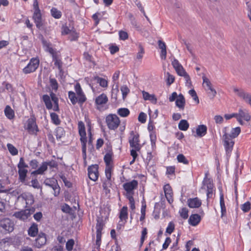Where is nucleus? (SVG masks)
<instances>
[{
  "label": "nucleus",
  "mask_w": 251,
  "mask_h": 251,
  "mask_svg": "<svg viewBox=\"0 0 251 251\" xmlns=\"http://www.w3.org/2000/svg\"><path fill=\"white\" fill-rule=\"evenodd\" d=\"M78 128L79 135L80 136V141L82 144V151L83 158L85 161L86 159V143L87 138L85 131V127L84 123L82 121H80L78 123Z\"/></svg>",
  "instance_id": "obj_1"
},
{
  "label": "nucleus",
  "mask_w": 251,
  "mask_h": 251,
  "mask_svg": "<svg viewBox=\"0 0 251 251\" xmlns=\"http://www.w3.org/2000/svg\"><path fill=\"white\" fill-rule=\"evenodd\" d=\"M108 127L111 130H115L120 125V120L115 114H109L106 118Z\"/></svg>",
  "instance_id": "obj_2"
},
{
  "label": "nucleus",
  "mask_w": 251,
  "mask_h": 251,
  "mask_svg": "<svg viewBox=\"0 0 251 251\" xmlns=\"http://www.w3.org/2000/svg\"><path fill=\"white\" fill-rule=\"evenodd\" d=\"M138 184L137 180H133L123 184V188L126 191V198L129 197V196H133L134 194L133 190L137 188Z\"/></svg>",
  "instance_id": "obj_3"
},
{
  "label": "nucleus",
  "mask_w": 251,
  "mask_h": 251,
  "mask_svg": "<svg viewBox=\"0 0 251 251\" xmlns=\"http://www.w3.org/2000/svg\"><path fill=\"white\" fill-rule=\"evenodd\" d=\"M233 91L240 98L243 100L251 106V95L250 93L245 92L243 89H239L237 88H234Z\"/></svg>",
  "instance_id": "obj_4"
},
{
  "label": "nucleus",
  "mask_w": 251,
  "mask_h": 251,
  "mask_svg": "<svg viewBox=\"0 0 251 251\" xmlns=\"http://www.w3.org/2000/svg\"><path fill=\"white\" fill-rule=\"evenodd\" d=\"M223 139L224 142V146L226 149L227 155H228L232 151L233 147L234 145V142L228 134L225 133L223 136Z\"/></svg>",
  "instance_id": "obj_5"
},
{
  "label": "nucleus",
  "mask_w": 251,
  "mask_h": 251,
  "mask_svg": "<svg viewBox=\"0 0 251 251\" xmlns=\"http://www.w3.org/2000/svg\"><path fill=\"white\" fill-rule=\"evenodd\" d=\"M202 78L203 80L202 85L203 87L205 88V90L210 91V92H208L209 96H211L212 98H213L217 94L216 91L212 87V85L208 78L205 75L202 76Z\"/></svg>",
  "instance_id": "obj_6"
},
{
  "label": "nucleus",
  "mask_w": 251,
  "mask_h": 251,
  "mask_svg": "<svg viewBox=\"0 0 251 251\" xmlns=\"http://www.w3.org/2000/svg\"><path fill=\"white\" fill-rule=\"evenodd\" d=\"M139 142V135L135 134L133 131H131L130 132L129 138V143L130 147L136 150H140L141 148Z\"/></svg>",
  "instance_id": "obj_7"
},
{
  "label": "nucleus",
  "mask_w": 251,
  "mask_h": 251,
  "mask_svg": "<svg viewBox=\"0 0 251 251\" xmlns=\"http://www.w3.org/2000/svg\"><path fill=\"white\" fill-rule=\"evenodd\" d=\"M39 61L36 58H32L27 66L23 69L25 74H29L34 72L39 66Z\"/></svg>",
  "instance_id": "obj_8"
},
{
  "label": "nucleus",
  "mask_w": 251,
  "mask_h": 251,
  "mask_svg": "<svg viewBox=\"0 0 251 251\" xmlns=\"http://www.w3.org/2000/svg\"><path fill=\"white\" fill-rule=\"evenodd\" d=\"M98 168V165L95 164L89 166L88 168L89 177L94 181L98 179L99 176Z\"/></svg>",
  "instance_id": "obj_9"
},
{
  "label": "nucleus",
  "mask_w": 251,
  "mask_h": 251,
  "mask_svg": "<svg viewBox=\"0 0 251 251\" xmlns=\"http://www.w3.org/2000/svg\"><path fill=\"white\" fill-rule=\"evenodd\" d=\"M32 212H33V210H32V212H31L30 210L25 209L16 212L13 215L16 218L20 219L21 220H26L30 216Z\"/></svg>",
  "instance_id": "obj_10"
},
{
  "label": "nucleus",
  "mask_w": 251,
  "mask_h": 251,
  "mask_svg": "<svg viewBox=\"0 0 251 251\" xmlns=\"http://www.w3.org/2000/svg\"><path fill=\"white\" fill-rule=\"evenodd\" d=\"M14 224L12 221H0V226L5 231L12 232L14 229Z\"/></svg>",
  "instance_id": "obj_11"
},
{
  "label": "nucleus",
  "mask_w": 251,
  "mask_h": 251,
  "mask_svg": "<svg viewBox=\"0 0 251 251\" xmlns=\"http://www.w3.org/2000/svg\"><path fill=\"white\" fill-rule=\"evenodd\" d=\"M75 90L77 94L79 103H82L86 100V98L81 89L80 85L77 83L75 85Z\"/></svg>",
  "instance_id": "obj_12"
},
{
  "label": "nucleus",
  "mask_w": 251,
  "mask_h": 251,
  "mask_svg": "<svg viewBox=\"0 0 251 251\" xmlns=\"http://www.w3.org/2000/svg\"><path fill=\"white\" fill-rule=\"evenodd\" d=\"M187 204L190 208H197L201 206V201L197 197L190 198L187 200Z\"/></svg>",
  "instance_id": "obj_13"
},
{
  "label": "nucleus",
  "mask_w": 251,
  "mask_h": 251,
  "mask_svg": "<svg viewBox=\"0 0 251 251\" xmlns=\"http://www.w3.org/2000/svg\"><path fill=\"white\" fill-rule=\"evenodd\" d=\"M177 75L184 78L185 81L186 86H187L189 88H190L192 87V83L190 76L184 69H183L181 72L178 73Z\"/></svg>",
  "instance_id": "obj_14"
},
{
  "label": "nucleus",
  "mask_w": 251,
  "mask_h": 251,
  "mask_svg": "<svg viewBox=\"0 0 251 251\" xmlns=\"http://www.w3.org/2000/svg\"><path fill=\"white\" fill-rule=\"evenodd\" d=\"M33 19L36 24V27L38 28H40L43 25L40 10H37L36 11H34L33 15Z\"/></svg>",
  "instance_id": "obj_15"
},
{
  "label": "nucleus",
  "mask_w": 251,
  "mask_h": 251,
  "mask_svg": "<svg viewBox=\"0 0 251 251\" xmlns=\"http://www.w3.org/2000/svg\"><path fill=\"white\" fill-rule=\"evenodd\" d=\"M48 166H53L51 164V162H44L42 163V165L36 170L31 173L32 175H42L43 173L47 170Z\"/></svg>",
  "instance_id": "obj_16"
},
{
  "label": "nucleus",
  "mask_w": 251,
  "mask_h": 251,
  "mask_svg": "<svg viewBox=\"0 0 251 251\" xmlns=\"http://www.w3.org/2000/svg\"><path fill=\"white\" fill-rule=\"evenodd\" d=\"M46 237L45 234H40L35 240L34 246L38 248H41L46 243Z\"/></svg>",
  "instance_id": "obj_17"
},
{
  "label": "nucleus",
  "mask_w": 251,
  "mask_h": 251,
  "mask_svg": "<svg viewBox=\"0 0 251 251\" xmlns=\"http://www.w3.org/2000/svg\"><path fill=\"white\" fill-rule=\"evenodd\" d=\"M27 129L29 133L33 134L36 132L37 126L35 121L33 119H29L27 121Z\"/></svg>",
  "instance_id": "obj_18"
},
{
  "label": "nucleus",
  "mask_w": 251,
  "mask_h": 251,
  "mask_svg": "<svg viewBox=\"0 0 251 251\" xmlns=\"http://www.w3.org/2000/svg\"><path fill=\"white\" fill-rule=\"evenodd\" d=\"M159 49L161 50L160 57L161 59L165 60L167 56L166 45L162 40L158 41Z\"/></svg>",
  "instance_id": "obj_19"
},
{
  "label": "nucleus",
  "mask_w": 251,
  "mask_h": 251,
  "mask_svg": "<svg viewBox=\"0 0 251 251\" xmlns=\"http://www.w3.org/2000/svg\"><path fill=\"white\" fill-rule=\"evenodd\" d=\"M164 191L165 197H166L168 201L170 203H171L173 201V197H172L173 192H172V190L169 184H167V185H165V186L164 187Z\"/></svg>",
  "instance_id": "obj_20"
},
{
  "label": "nucleus",
  "mask_w": 251,
  "mask_h": 251,
  "mask_svg": "<svg viewBox=\"0 0 251 251\" xmlns=\"http://www.w3.org/2000/svg\"><path fill=\"white\" fill-rule=\"evenodd\" d=\"M61 210L65 213H68L70 215V219L75 218V211L70 207L68 204L65 203L61 206Z\"/></svg>",
  "instance_id": "obj_21"
},
{
  "label": "nucleus",
  "mask_w": 251,
  "mask_h": 251,
  "mask_svg": "<svg viewBox=\"0 0 251 251\" xmlns=\"http://www.w3.org/2000/svg\"><path fill=\"white\" fill-rule=\"evenodd\" d=\"M185 104V100L183 95L180 94L176 100V104L179 109L183 110Z\"/></svg>",
  "instance_id": "obj_22"
},
{
  "label": "nucleus",
  "mask_w": 251,
  "mask_h": 251,
  "mask_svg": "<svg viewBox=\"0 0 251 251\" xmlns=\"http://www.w3.org/2000/svg\"><path fill=\"white\" fill-rule=\"evenodd\" d=\"M45 184L46 185H48L50 187L52 190L54 191V195L55 196H57L60 193V187L57 183V181H53V183L52 184H49L47 182V180L45 181Z\"/></svg>",
  "instance_id": "obj_23"
},
{
  "label": "nucleus",
  "mask_w": 251,
  "mask_h": 251,
  "mask_svg": "<svg viewBox=\"0 0 251 251\" xmlns=\"http://www.w3.org/2000/svg\"><path fill=\"white\" fill-rule=\"evenodd\" d=\"M207 132V127L204 125H199L196 128L197 136L201 137L204 136Z\"/></svg>",
  "instance_id": "obj_24"
},
{
  "label": "nucleus",
  "mask_w": 251,
  "mask_h": 251,
  "mask_svg": "<svg viewBox=\"0 0 251 251\" xmlns=\"http://www.w3.org/2000/svg\"><path fill=\"white\" fill-rule=\"evenodd\" d=\"M236 114L237 115V117H241L246 121H249L251 118L248 111L246 109H240L239 112Z\"/></svg>",
  "instance_id": "obj_25"
},
{
  "label": "nucleus",
  "mask_w": 251,
  "mask_h": 251,
  "mask_svg": "<svg viewBox=\"0 0 251 251\" xmlns=\"http://www.w3.org/2000/svg\"><path fill=\"white\" fill-rule=\"evenodd\" d=\"M143 97L145 100H150L153 104L157 102V99L154 95H151L148 92L143 91L142 92Z\"/></svg>",
  "instance_id": "obj_26"
},
{
  "label": "nucleus",
  "mask_w": 251,
  "mask_h": 251,
  "mask_svg": "<svg viewBox=\"0 0 251 251\" xmlns=\"http://www.w3.org/2000/svg\"><path fill=\"white\" fill-rule=\"evenodd\" d=\"M108 101V98L104 94H102L96 98L95 102L97 105L105 104Z\"/></svg>",
  "instance_id": "obj_27"
},
{
  "label": "nucleus",
  "mask_w": 251,
  "mask_h": 251,
  "mask_svg": "<svg viewBox=\"0 0 251 251\" xmlns=\"http://www.w3.org/2000/svg\"><path fill=\"white\" fill-rule=\"evenodd\" d=\"M111 167H106L105 173L107 180L105 181L103 184V187L104 189L106 188V185L110 183L111 177Z\"/></svg>",
  "instance_id": "obj_28"
},
{
  "label": "nucleus",
  "mask_w": 251,
  "mask_h": 251,
  "mask_svg": "<svg viewBox=\"0 0 251 251\" xmlns=\"http://www.w3.org/2000/svg\"><path fill=\"white\" fill-rule=\"evenodd\" d=\"M19 199H22V200L25 201L26 205H30L34 202L33 196L32 195L21 196L19 197Z\"/></svg>",
  "instance_id": "obj_29"
},
{
  "label": "nucleus",
  "mask_w": 251,
  "mask_h": 251,
  "mask_svg": "<svg viewBox=\"0 0 251 251\" xmlns=\"http://www.w3.org/2000/svg\"><path fill=\"white\" fill-rule=\"evenodd\" d=\"M172 64L176 70L177 74L183 70L184 68L183 66L179 63L178 61L176 59H174V60L172 62Z\"/></svg>",
  "instance_id": "obj_30"
},
{
  "label": "nucleus",
  "mask_w": 251,
  "mask_h": 251,
  "mask_svg": "<svg viewBox=\"0 0 251 251\" xmlns=\"http://www.w3.org/2000/svg\"><path fill=\"white\" fill-rule=\"evenodd\" d=\"M178 128L181 130L186 131L189 126V123L185 120H181L178 124Z\"/></svg>",
  "instance_id": "obj_31"
},
{
  "label": "nucleus",
  "mask_w": 251,
  "mask_h": 251,
  "mask_svg": "<svg viewBox=\"0 0 251 251\" xmlns=\"http://www.w3.org/2000/svg\"><path fill=\"white\" fill-rule=\"evenodd\" d=\"M38 232L37 226L35 224H33L28 230V234L31 236L34 237L35 236Z\"/></svg>",
  "instance_id": "obj_32"
},
{
  "label": "nucleus",
  "mask_w": 251,
  "mask_h": 251,
  "mask_svg": "<svg viewBox=\"0 0 251 251\" xmlns=\"http://www.w3.org/2000/svg\"><path fill=\"white\" fill-rule=\"evenodd\" d=\"M43 100L45 103L47 108L50 109L52 108V105L50 97L48 95H44L43 96Z\"/></svg>",
  "instance_id": "obj_33"
},
{
  "label": "nucleus",
  "mask_w": 251,
  "mask_h": 251,
  "mask_svg": "<svg viewBox=\"0 0 251 251\" xmlns=\"http://www.w3.org/2000/svg\"><path fill=\"white\" fill-rule=\"evenodd\" d=\"M18 169L19 179L21 180V181L23 182L25 180V178L26 176V174L27 173V170L25 169V168Z\"/></svg>",
  "instance_id": "obj_34"
},
{
  "label": "nucleus",
  "mask_w": 251,
  "mask_h": 251,
  "mask_svg": "<svg viewBox=\"0 0 251 251\" xmlns=\"http://www.w3.org/2000/svg\"><path fill=\"white\" fill-rule=\"evenodd\" d=\"M4 112L6 116L8 119H12L14 117V111L9 106H6L4 110Z\"/></svg>",
  "instance_id": "obj_35"
},
{
  "label": "nucleus",
  "mask_w": 251,
  "mask_h": 251,
  "mask_svg": "<svg viewBox=\"0 0 251 251\" xmlns=\"http://www.w3.org/2000/svg\"><path fill=\"white\" fill-rule=\"evenodd\" d=\"M241 132V128L240 127H236L235 128H233L231 129V132L230 134L228 135L231 139L234 138L238 136V135L240 134Z\"/></svg>",
  "instance_id": "obj_36"
},
{
  "label": "nucleus",
  "mask_w": 251,
  "mask_h": 251,
  "mask_svg": "<svg viewBox=\"0 0 251 251\" xmlns=\"http://www.w3.org/2000/svg\"><path fill=\"white\" fill-rule=\"evenodd\" d=\"M12 243L11 239L10 238H4L0 242V248H5L7 246H9Z\"/></svg>",
  "instance_id": "obj_37"
},
{
  "label": "nucleus",
  "mask_w": 251,
  "mask_h": 251,
  "mask_svg": "<svg viewBox=\"0 0 251 251\" xmlns=\"http://www.w3.org/2000/svg\"><path fill=\"white\" fill-rule=\"evenodd\" d=\"M127 217V207L124 206L121 210L119 218L121 220H126Z\"/></svg>",
  "instance_id": "obj_38"
},
{
  "label": "nucleus",
  "mask_w": 251,
  "mask_h": 251,
  "mask_svg": "<svg viewBox=\"0 0 251 251\" xmlns=\"http://www.w3.org/2000/svg\"><path fill=\"white\" fill-rule=\"evenodd\" d=\"M117 113L120 116L125 117L129 114V111L127 108H121L118 110Z\"/></svg>",
  "instance_id": "obj_39"
},
{
  "label": "nucleus",
  "mask_w": 251,
  "mask_h": 251,
  "mask_svg": "<svg viewBox=\"0 0 251 251\" xmlns=\"http://www.w3.org/2000/svg\"><path fill=\"white\" fill-rule=\"evenodd\" d=\"M50 12L51 16L56 19H59L61 17V12L56 8H52Z\"/></svg>",
  "instance_id": "obj_40"
},
{
  "label": "nucleus",
  "mask_w": 251,
  "mask_h": 251,
  "mask_svg": "<svg viewBox=\"0 0 251 251\" xmlns=\"http://www.w3.org/2000/svg\"><path fill=\"white\" fill-rule=\"evenodd\" d=\"M65 134V131L61 127H58L56 128L55 131V135L57 139L61 138Z\"/></svg>",
  "instance_id": "obj_41"
},
{
  "label": "nucleus",
  "mask_w": 251,
  "mask_h": 251,
  "mask_svg": "<svg viewBox=\"0 0 251 251\" xmlns=\"http://www.w3.org/2000/svg\"><path fill=\"white\" fill-rule=\"evenodd\" d=\"M50 117L52 122L53 124L56 125H58L60 124V120L59 119V117L57 114L55 113H50Z\"/></svg>",
  "instance_id": "obj_42"
},
{
  "label": "nucleus",
  "mask_w": 251,
  "mask_h": 251,
  "mask_svg": "<svg viewBox=\"0 0 251 251\" xmlns=\"http://www.w3.org/2000/svg\"><path fill=\"white\" fill-rule=\"evenodd\" d=\"M52 58L53 61H54V65L56 66L58 68V69L61 71L62 65L61 61L58 58L57 54L53 55Z\"/></svg>",
  "instance_id": "obj_43"
},
{
  "label": "nucleus",
  "mask_w": 251,
  "mask_h": 251,
  "mask_svg": "<svg viewBox=\"0 0 251 251\" xmlns=\"http://www.w3.org/2000/svg\"><path fill=\"white\" fill-rule=\"evenodd\" d=\"M104 160L106 164V167H111L110 163L112 161V154L110 153H107L104 157Z\"/></svg>",
  "instance_id": "obj_44"
},
{
  "label": "nucleus",
  "mask_w": 251,
  "mask_h": 251,
  "mask_svg": "<svg viewBox=\"0 0 251 251\" xmlns=\"http://www.w3.org/2000/svg\"><path fill=\"white\" fill-rule=\"evenodd\" d=\"M95 79L97 80V82L100 84V85L102 87H106L107 86V81L104 78L100 77L99 76H96Z\"/></svg>",
  "instance_id": "obj_45"
},
{
  "label": "nucleus",
  "mask_w": 251,
  "mask_h": 251,
  "mask_svg": "<svg viewBox=\"0 0 251 251\" xmlns=\"http://www.w3.org/2000/svg\"><path fill=\"white\" fill-rule=\"evenodd\" d=\"M177 160L178 162L183 163L184 164H188L189 161L182 154H179L177 156Z\"/></svg>",
  "instance_id": "obj_46"
},
{
  "label": "nucleus",
  "mask_w": 251,
  "mask_h": 251,
  "mask_svg": "<svg viewBox=\"0 0 251 251\" xmlns=\"http://www.w3.org/2000/svg\"><path fill=\"white\" fill-rule=\"evenodd\" d=\"M69 98L73 104H75L77 101V98L75 96V93L72 91L69 92Z\"/></svg>",
  "instance_id": "obj_47"
},
{
  "label": "nucleus",
  "mask_w": 251,
  "mask_h": 251,
  "mask_svg": "<svg viewBox=\"0 0 251 251\" xmlns=\"http://www.w3.org/2000/svg\"><path fill=\"white\" fill-rule=\"evenodd\" d=\"M104 225V223L103 222V221H98L96 225L97 234H101V230Z\"/></svg>",
  "instance_id": "obj_48"
},
{
  "label": "nucleus",
  "mask_w": 251,
  "mask_h": 251,
  "mask_svg": "<svg viewBox=\"0 0 251 251\" xmlns=\"http://www.w3.org/2000/svg\"><path fill=\"white\" fill-rule=\"evenodd\" d=\"M167 78L166 79V83L168 86L171 85L175 81V77L174 75H171L169 72L166 73Z\"/></svg>",
  "instance_id": "obj_49"
},
{
  "label": "nucleus",
  "mask_w": 251,
  "mask_h": 251,
  "mask_svg": "<svg viewBox=\"0 0 251 251\" xmlns=\"http://www.w3.org/2000/svg\"><path fill=\"white\" fill-rule=\"evenodd\" d=\"M121 91L122 93L123 98L124 100H125L129 92V89L127 86L123 85L121 87Z\"/></svg>",
  "instance_id": "obj_50"
},
{
  "label": "nucleus",
  "mask_w": 251,
  "mask_h": 251,
  "mask_svg": "<svg viewBox=\"0 0 251 251\" xmlns=\"http://www.w3.org/2000/svg\"><path fill=\"white\" fill-rule=\"evenodd\" d=\"M7 148L10 153L13 155H15L18 154L17 149L14 147L12 144H8Z\"/></svg>",
  "instance_id": "obj_51"
},
{
  "label": "nucleus",
  "mask_w": 251,
  "mask_h": 251,
  "mask_svg": "<svg viewBox=\"0 0 251 251\" xmlns=\"http://www.w3.org/2000/svg\"><path fill=\"white\" fill-rule=\"evenodd\" d=\"M139 51L137 54L136 58L138 60H141L143 56V54L144 53V49L142 46L141 44L139 45Z\"/></svg>",
  "instance_id": "obj_52"
},
{
  "label": "nucleus",
  "mask_w": 251,
  "mask_h": 251,
  "mask_svg": "<svg viewBox=\"0 0 251 251\" xmlns=\"http://www.w3.org/2000/svg\"><path fill=\"white\" fill-rule=\"evenodd\" d=\"M181 217L183 219H187L188 217V210L186 208H183L179 211Z\"/></svg>",
  "instance_id": "obj_53"
},
{
  "label": "nucleus",
  "mask_w": 251,
  "mask_h": 251,
  "mask_svg": "<svg viewBox=\"0 0 251 251\" xmlns=\"http://www.w3.org/2000/svg\"><path fill=\"white\" fill-rule=\"evenodd\" d=\"M189 94L193 98V100L196 101V102L198 104L200 102L199 98L197 96V94L196 91L194 89H191L189 90Z\"/></svg>",
  "instance_id": "obj_54"
},
{
  "label": "nucleus",
  "mask_w": 251,
  "mask_h": 251,
  "mask_svg": "<svg viewBox=\"0 0 251 251\" xmlns=\"http://www.w3.org/2000/svg\"><path fill=\"white\" fill-rule=\"evenodd\" d=\"M146 208V204L145 203V202L144 201L142 202V205L141 209V214L140 217V220H144L145 218Z\"/></svg>",
  "instance_id": "obj_55"
},
{
  "label": "nucleus",
  "mask_w": 251,
  "mask_h": 251,
  "mask_svg": "<svg viewBox=\"0 0 251 251\" xmlns=\"http://www.w3.org/2000/svg\"><path fill=\"white\" fill-rule=\"evenodd\" d=\"M220 205L221 208L222 216H223L225 213H226V206L224 203V197L223 195H221L220 197Z\"/></svg>",
  "instance_id": "obj_56"
},
{
  "label": "nucleus",
  "mask_w": 251,
  "mask_h": 251,
  "mask_svg": "<svg viewBox=\"0 0 251 251\" xmlns=\"http://www.w3.org/2000/svg\"><path fill=\"white\" fill-rule=\"evenodd\" d=\"M241 209L244 212H248L251 209V203L247 201L241 205Z\"/></svg>",
  "instance_id": "obj_57"
},
{
  "label": "nucleus",
  "mask_w": 251,
  "mask_h": 251,
  "mask_svg": "<svg viewBox=\"0 0 251 251\" xmlns=\"http://www.w3.org/2000/svg\"><path fill=\"white\" fill-rule=\"evenodd\" d=\"M75 242L73 239H70L66 243V248L68 251H71L73 250Z\"/></svg>",
  "instance_id": "obj_58"
},
{
  "label": "nucleus",
  "mask_w": 251,
  "mask_h": 251,
  "mask_svg": "<svg viewBox=\"0 0 251 251\" xmlns=\"http://www.w3.org/2000/svg\"><path fill=\"white\" fill-rule=\"evenodd\" d=\"M28 167V165L26 164L24 161V159L23 157H21L20 160V162L18 164V169H23Z\"/></svg>",
  "instance_id": "obj_59"
},
{
  "label": "nucleus",
  "mask_w": 251,
  "mask_h": 251,
  "mask_svg": "<svg viewBox=\"0 0 251 251\" xmlns=\"http://www.w3.org/2000/svg\"><path fill=\"white\" fill-rule=\"evenodd\" d=\"M175 229V225L173 222H170L167 227L166 232L169 234H171Z\"/></svg>",
  "instance_id": "obj_60"
},
{
  "label": "nucleus",
  "mask_w": 251,
  "mask_h": 251,
  "mask_svg": "<svg viewBox=\"0 0 251 251\" xmlns=\"http://www.w3.org/2000/svg\"><path fill=\"white\" fill-rule=\"evenodd\" d=\"M147 116L143 112H141L138 116V120L142 123H145L146 121Z\"/></svg>",
  "instance_id": "obj_61"
},
{
  "label": "nucleus",
  "mask_w": 251,
  "mask_h": 251,
  "mask_svg": "<svg viewBox=\"0 0 251 251\" xmlns=\"http://www.w3.org/2000/svg\"><path fill=\"white\" fill-rule=\"evenodd\" d=\"M204 184L206 186L207 189L213 188V184L210 179H205L204 181Z\"/></svg>",
  "instance_id": "obj_62"
},
{
  "label": "nucleus",
  "mask_w": 251,
  "mask_h": 251,
  "mask_svg": "<svg viewBox=\"0 0 251 251\" xmlns=\"http://www.w3.org/2000/svg\"><path fill=\"white\" fill-rule=\"evenodd\" d=\"M128 199L130 204V207L132 210H134L135 208V202L134 200L133 196H129V197H127Z\"/></svg>",
  "instance_id": "obj_63"
},
{
  "label": "nucleus",
  "mask_w": 251,
  "mask_h": 251,
  "mask_svg": "<svg viewBox=\"0 0 251 251\" xmlns=\"http://www.w3.org/2000/svg\"><path fill=\"white\" fill-rule=\"evenodd\" d=\"M120 38L121 40H125L128 38V34L127 32L124 31H120L119 32Z\"/></svg>",
  "instance_id": "obj_64"
}]
</instances>
